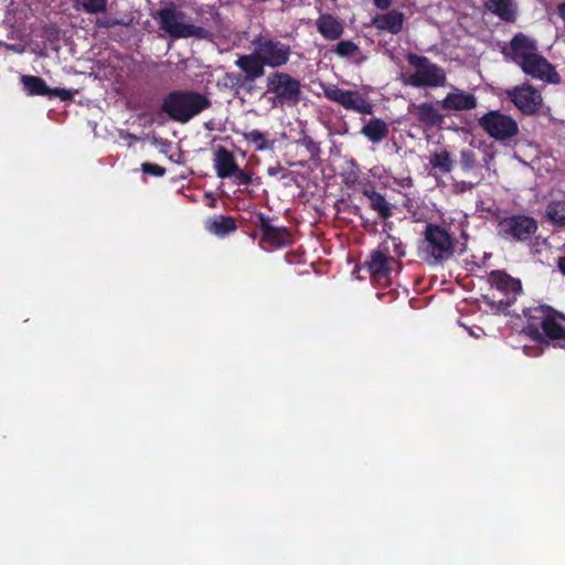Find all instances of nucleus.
I'll return each instance as SVG.
<instances>
[{
  "label": "nucleus",
  "mask_w": 565,
  "mask_h": 565,
  "mask_svg": "<svg viewBox=\"0 0 565 565\" xmlns=\"http://www.w3.org/2000/svg\"><path fill=\"white\" fill-rule=\"evenodd\" d=\"M235 134L242 135V137L246 141H248L250 143H254L256 151H265V150L273 149V147L275 145V140H268L267 134L262 132V131L256 130V129L252 130V131H238V130H235Z\"/></svg>",
  "instance_id": "bb28decb"
},
{
  "label": "nucleus",
  "mask_w": 565,
  "mask_h": 565,
  "mask_svg": "<svg viewBox=\"0 0 565 565\" xmlns=\"http://www.w3.org/2000/svg\"><path fill=\"white\" fill-rule=\"evenodd\" d=\"M527 322L523 332L536 343L552 342L565 349V315L547 305L524 309Z\"/></svg>",
  "instance_id": "f03ea898"
},
{
  "label": "nucleus",
  "mask_w": 565,
  "mask_h": 565,
  "mask_svg": "<svg viewBox=\"0 0 565 565\" xmlns=\"http://www.w3.org/2000/svg\"><path fill=\"white\" fill-rule=\"evenodd\" d=\"M266 94L273 96L275 106H297L302 98L301 83L291 74L270 72L266 77Z\"/></svg>",
  "instance_id": "423d86ee"
},
{
  "label": "nucleus",
  "mask_w": 565,
  "mask_h": 565,
  "mask_svg": "<svg viewBox=\"0 0 565 565\" xmlns=\"http://www.w3.org/2000/svg\"><path fill=\"white\" fill-rule=\"evenodd\" d=\"M233 177L235 178V183L238 185L252 184V174L242 170L239 167H238V171H235Z\"/></svg>",
  "instance_id": "e433bc0d"
},
{
  "label": "nucleus",
  "mask_w": 565,
  "mask_h": 565,
  "mask_svg": "<svg viewBox=\"0 0 565 565\" xmlns=\"http://www.w3.org/2000/svg\"><path fill=\"white\" fill-rule=\"evenodd\" d=\"M505 95L514 106L526 116L539 114L543 98L541 93L531 84L514 86L505 92Z\"/></svg>",
  "instance_id": "4468645a"
},
{
  "label": "nucleus",
  "mask_w": 565,
  "mask_h": 565,
  "mask_svg": "<svg viewBox=\"0 0 565 565\" xmlns=\"http://www.w3.org/2000/svg\"><path fill=\"white\" fill-rule=\"evenodd\" d=\"M388 125L382 118H371L361 129V134L372 143H380L387 138Z\"/></svg>",
  "instance_id": "b1692460"
},
{
  "label": "nucleus",
  "mask_w": 565,
  "mask_h": 565,
  "mask_svg": "<svg viewBox=\"0 0 565 565\" xmlns=\"http://www.w3.org/2000/svg\"><path fill=\"white\" fill-rule=\"evenodd\" d=\"M399 263L391 256L387 248H379L370 252L361 268H365L373 282L387 286L392 280V273Z\"/></svg>",
  "instance_id": "f8f14e48"
},
{
  "label": "nucleus",
  "mask_w": 565,
  "mask_h": 565,
  "mask_svg": "<svg viewBox=\"0 0 565 565\" xmlns=\"http://www.w3.org/2000/svg\"><path fill=\"white\" fill-rule=\"evenodd\" d=\"M460 164L465 170H471L476 164V153L470 149L460 151Z\"/></svg>",
  "instance_id": "72a5a7b5"
},
{
  "label": "nucleus",
  "mask_w": 565,
  "mask_h": 565,
  "mask_svg": "<svg viewBox=\"0 0 565 565\" xmlns=\"http://www.w3.org/2000/svg\"><path fill=\"white\" fill-rule=\"evenodd\" d=\"M508 55L525 75L550 84H559L562 78L555 66L539 53L537 42L524 33H516L510 41Z\"/></svg>",
  "instance_id": "f257e3e1"
},
{
  "label": "nucleus",
  "mask_w": 565,
  "mask_h": 565,
  "mask_svg": "<svg viewBox=\"0 0 565 565\" xmlns=\"http://www.w3.org/2000/svg\"><path fill=\"white\" fill-rule=\"evenodd\" d=\"M297 142L306 148L309 152L310 160L316 161L320 158V143L316 142L309 135L303 134Z\"/></svg>",
  "instance_id": "7c9ffc66"
},
{
  "label": "nucleus",
  "mask_w": 565,
  "mask_h": 565,
  "mask_svg": "<svg viewBox=\"0 0 565 565\" xmlns=\"http://www.w3.org/2000/svg\"><path fill=\"white\" fill-rule=\"evenodd\" d=\"M394 182L402 188H411L414 185V181L411 177L395 179Z\"/></svg>",
  "instance_id": "58836bf2"
},
{
  "label": "nucleus",
  "mask_w": 565,
  "mask_h": 565,
  "mask_svg": "<svg viewBox=\"0 0 565 565\" xmlns=\"http://www.w3.org/2000/svg\"><path fill=\"white\" fill-rule=\"evenodd\" d=\"M412 108L409 111L416 120L427 128L438 127L445 121V116L439 113L433 103L412 104Z\"/></svg>",
  "instance_id": "6ab92c4d"
},
{
  "label": "nucleus",
  "mask_w": 565,
  "mask_h": 565,
  "mask_svg": "<svg viewBox=\"0 0 565 565\" xmlns=\"http://www.w3.org/2000/svg\"><path fill=\"white\" fill-rule=\"evenodd\" d=\"M406 60L415 68L414 73L405 78L404 83L408 86L422 87H444L447 85V75L445 70L436 63H433L427 56L408 53Z\"/></svg>",
  "instance_id": "0eeeda50"
},
{
  "label": "nucleus",
  "mask_w": 565,
  "mask_h": 565,
  "mask_svg": "<svg viewBox=\"0 0 565 565\" xmlns=\"http://www.w3.org/2000/svg\"><path fill=\"white\" fill-rule=\"evenodd\" d=\"M185 18V12L179 10L174 4L160 9L156 15L160 30L174 40L189 38L211 40L213 34L210 30L186 23Z\"/></svg>",
  "instance_id": "39448f33"
},
{
  "label": "nucleus",
  "mask_w": 565,
  "mask_h": 565,
  "mask_svg": "<svg viewBox=\"0 0 565 565\" xmlns=\"http://www.w3.org/2000/svg\"><path fill=\"white\" fill-rule=\"evenodd\" d=\"M422 250L436 263H440L454 256L455 238L443 226L428 223L424 231Z\"/></svg>",
  "instance_id": "6e6552de"
},
{
  "label": "nucleus",
  "mask_w": 565,
  "mask_h": 565,
  "mask_svg": "<svg viewBox=\"0 0 565 565\" xmlns=\"http://www.w3.org/2000/svg\"><path fill=\"white\" fill-rule=\"evenodd\" d=\"M429 163L443 173H448L452 170V160L447 150L433 153L429 158Z\"/></svg>",
  "instance_id": "c85d7f7f"
},
{
  "label": "nucleus",
  "mask_w": 565,
  "mask_h": 565,
  "mask_svg": "<svg viewBox=\"0 0 565 565\" xmlns=\"http://www.w3.org/2000/svg\"><path fill=\"white\" fill-rule=\"evenodd\" d=\"M322 89L327 99L341 105L347 110L362 115L373 114V105L358 90H345L337 85H324Z\"/></svg>",
  "instance_id": "ddd939ff"
},
{
  "label": "nucleus",
  "mask_w": 565,
  "mask_h": 565,
  "mask_svg": "<svg viewBox=\"0 0 565 565\" xmlns=\"http://www.w3.org/2000/svg\"><path fill=\"white\" fill-rule=\"evenodd\" d=\"M214 168L221 179L232 178L235 171H238L234 154L224 147L215 151Z\"/></svg>",
  "instance_id": "4be33fe9"
},
{
  "label": "nucleus",
  "mask_w": 565,
  "mask_h": 565,
  "mask_svg": "<svg viewBox=\"0 0 565 565\" xmlns=\"http://www.w3.org/2000/svg\"><path fill=\"white\" fill-rule=\"evenodd\" d=\"M404 13L397 10H391L383 14H376L372 19V25L380 31H387L391 34H398L403 30Z\"/></svg>",
  "instance_id": "aec40b11"
},
{
  "label": "nucleus",
  "mask_w": 565,
  "mask_h": 565,
  "mask_svg": "<svg viewBox=\"0 0 565 565\" xmlns=\"http://www.w3.org/2000/svg\"><path fill=\"white\" fill-rule=\"evenodd\" d=\"M557 265L561 273L565 275V256L558 258Z\"/></svg>",
  "instance_id": "a19ab883"
},
{
  "label": "nucleus",
  "mask_w": 565,
  "mask_h": 565,
  "mask_svg": "<svg viewBox=\"0 0 565 565\" xmlns=\"http://www.w3.org/2000/svg\"><path fill=\"white\" fill-rule=\"evenodd\" d=\"M537 230V221L525 214H512L498 222V235L511 242H529Z\"/></svg>",
  "instance_id": "1a4fd4ad"
},
{
  "label": "nucleus",
  "mask_w": 565,
  "mask_h": 565,
  "mask_svg": "<svg viewBox=\"0 0 565 565\" xmlns=\"http://www.w3.org/2000/svg\"><path fill=\"white\" fill-rule=\"evenodd\" d=\"M316 24L318 32L329 41L340 39L344 32L341 22L330 13L321 14Z\"/></svg>",
  "instance_id": "5701e85b"
},
{
  "label": "nucleus",
  "mask_w": 565,
  "mask_h": 565,
  "mask_svg": "<svg viewBox=\"0 0 565 565\" xmlns=\"http://www.w3.org/2000/svg\"><path fill=\"white\" fill-rule=\"evenodd\" d=\"M235 65L241 72H226L218 81L217 86L230 90L234 95H238L241 92L250 94L255 88V82L260 77L254 72L244 55L237 57Z\"/></svg>",
  "instance_id": "9b49d317"
},
{
  "label": "nucleus",
  "mask_w": 565,
  "mask_h": 565,
  "mask_svg": "<svg viewBox=\"0 0 565 565\" xmlns=\"http://www.w3.org/2000/svg\"><path fill=\"white\" fill-rule=\"evenodd\" d=\"M558 14L565 21V2L558 6Z\"/></svg>",
  "instance_id": "79ce46f5"
},
{
  "label": "nucleus",
  "mask_w": 565,
  "mask_h": 565,
  "mask_svg": "<svg viewBox=\"0 0 565 565\" xmlns=\"http://www.w3.org/2000/svg\"><path fill=\"white\" fill-rule=\"evenodd\" d=\"M279 173H281V179H285L290 174V172L287 169H285L279 162H277L275 166H270L267 168V174L270 177H276Z\"/></svg>",
  "instance_id": "4c0bfd02"
},
{
  "label": "nucleus",
  "mask_w": 565,
  "mask_h": 565,
  "mask_svg": "<svg viewBox=\"0 0 565 565\" xmlns=\"http://www.w3.org/2000/svg\"><path fill=\"white\" fill-rule=\"evenodd\" d=\"M437 105L447 111H467L475 109L478 102L473 94L452 86L445 98L437 102Z\"/></svg>",
  "instance_id": "a211bd4d"
},
{
  "label": "nucleus",
  "mask_w": 565,
  "mask_h": 565,
  "mask_svg": "<svg viewBox=\"0 0 565 565\" xmlns=\"http://www.w3.org/2000/svg\"><path fill=\"white\" fill-rule=\"evenodd\" d=\"M374 6L380 10H386L392 6L393 0H373Z\"/></svg>",
  "instance_id": "ea45409f"
},
{
  "label": "nucleus",
  "mask_w": 565,
  "mask_h": 565,
  "mask_svg": "<svg viewBox=\"0 0 565 565\" xmlns=\"http://www.w3.org/2000/svg\"><path fill=\"white\" fill-rule=\"evenodd\" d=\"M212 100L204 94L191 89L169 92L161 103V111L171 120L188 124L192 118L210 109Z\"/></svg>",
  "instance_id": "20e7f679"
},
{
  "label": "nucleus",
  "mask_w": 565,
  "mask_h": 565,
  "mask_svg": "<svg viewBox=\"0 0 565 565\" xmlns=\"http://www.w3.org/2000/svg\"><path fill=\"white\" fill-rule=\"evenodd\" d=\"M141 171L145 173V174H149V175H153V177H163L167 172L166 168L157 164V163H152V162H143L141 164Z\"/></svg>",
  "instance_id": "f704fd0d"
},
{
  "label": "nucleus",
  "mask_w": 565,
  "mask_h": 565,
  "mask_svg": "<svg viewBox=\"0 0 565 565\" xmlns=\"http://www.w3.org/2000/svg\"><path fill=\"white\" fill-rule=\"evenodd\" d=\"M254 2H258V3H264V2H267L268 0H253Z\"/></svg>",
  "instance_id": "37998d69"
},
{
  "label": "nucleus",
  "mask_w": 565,
  "mask_h": 565,
  "mask_svg": "<svg viewBox=\"0 0 565 565\" xmlns=\"http://www.w3.org/2000/svg\"><path fill=\"white\" fill-rule=\"evenodd\" d=\"M95 25L97 28L111 29L117 25H127V23L124 22L122 20H118L116 18L105 17L102 19H97L95 22Z\"/></svg>",
  "instance_id": "c9c22d12"
},
{
  "label": "nucleus",
  "mask_w": 565,
  "mask_h": 565,
  "mask_svg": "<svg viewBox=\"0 0 565 565\" xmlns=\"http://www.w3.org/2000/svg\"><path fill=\"white\" fill-rule=\"evenodd\" d=\"M258 230L260 231V244H267L273 248H284L294 243L291 231L286 226H274L264 213L257 215Z\"/></svg>",
  "instance_id": "2eb2a0df"
},
{
  "label": "nucleus",
  "mask_w": 565,
  "mask_h": 565,
  "mask_svg": "<svg viewBox=\"0 0 565 565\" xmlns=\"http://www.w3.org/2000/svg\"><path fill=\"white\" fill-rule=\"evenodd\" d=\"M546 216L552 223L565 226V200L550 202L546 206Z\"/></svg>",
  "instance_id": "cd10ccee"
},
{
  "label": "nucleus",
  "mask_w": 565,
  "mask_h": 565,
  "mask_svg": "<svg viewBox=\"0 0 565 565\" xmlns=\"http://www.w3.org/2000/svg\"><path fill=\"white\" fill-rule=\"evenodd\" d=\"M253 52L243 54L259 77L265 75V67L278 71L290 61L292 49L288 43L268 34H258L253 41Z\"/></svg>",
  "instance_id": "7ed1b4c3"
},
{
  "label": "nucleus",
  "mask_w": 565,
  "mask_h": 565,
  "mask_svg": "<svg viewBox=\"0 0 565 565\" xmlns=\"http://www.w3.org/2000/svg\"><path fill=\"white\" fill-rule=\"evenodd\" d=\"M487 8L505 22L512 23L516 19V11L511 0H490Z\"/></svg>",
  "instance_id": "a878e982"
},
{
  "label": "nucleus",
  "mask_w": 565,
  "mask_h": 565,
  "mask_svg": "<svg viewBox=\"0 0 565 565\" xmlns=\"http://www.w3.org/2000/svg\"><path fill=\"white\" fill-rule=\"evenodd\" d=\"M25 93L30 96H47L49 98L58 97L66 102L73 98V93L65 88H50L45 81L35 75H22L20 78Z\"/></svg>",
  "instance_id": "f3484780"
},
{
  "label": "nucleus",
  "mask_w": 565,
  "mask_h": 565,
  "mask_svg": "<svg viewBox=\"0 0 565 565\" xmlns=\"http://www.w3.org/2000/svg\"><path fill=\"white\" fill-rule=\"evenodd\" d=\"M361 193L369 199L370 207L375 211L381 218L387 220L393 215L391 203L386 201L383 194L375 191L371 182L364 184Z\"/></svg>",
  "instance_id": "412c9836"
},
{
  "label": "nucleus",
  "mask_w": 565,
  "mask_h": 565,
  "mask_svg": "<svg viewBox=\"0 0 565 565\" xmlns=\"http://www.w3.org/2000/svg\"><path fill=\"white\" fill-rule=\"evenodd\" d=\"M206 228L217 236H225L235 232L237 225L233 216L215 215L207 221Z\"/></svg>",
  "instance_id": "393cba45"
},
{
  "label": "nucleus",
  "mask_w": 565,
  "mask_h": 565,
  "mask_svg": "<svg viewBox=\"0 0 565 565\" xmlns=\"http://www.w3.org/2000/svg\"><path fill=\"white\" fill-rule=\"evenodd\" d=\"M481 129L497 141H510L520 132L519 125L514 118L501 113L490 110L478 119Z\"/></svg>",
  "instance_id": "9d476101"
},
{
  "label": "nucleus",
  "mask_w": 565,
  "mask_h": 565,
  "mask_svg": "<svg viewBox=\"0 0 565 565\" xmlns=\"http://www.w3.org/2000/svg\"><path fill=\"white\" fill-rule=\"evenodd\" d=\"M107 2L108 0H78L74 8L88 14H98L106 12Z\"/></svg>",
  "instance_id": "c756f323"
},
{
  "label": "nucleus",
  "mask_w": 565,
  "mask_h": 565,
  "mask_svg": "<svg viewBox=\"0 0 565 565\" xmlns=\"http://www.w3.org/2000/svg\"><path fill=\"white\" fill-rule=\"evenodd\" d=\"M489 280L499 291L504 294L505 299L499 300V308L505 310L510 308L522 294V284L518 278L512 277L504 270H492Z\"/></svg>",
  "instance_id": "dca6fc26"
},
{
  "label": "nucleus",
  "mask_w": 565,
  "mask_h": 565,
  "mask_svg": "<svg viewBox=\"0 0 565 565\" xmlns=\"http://www.w3.org/2000/svg\"><path fill=\"white\" fill-rule=\"evenodd\" d=\"M359 178H360V170L355 163H352L351 169L345 171L342 174L343 183L348 188H353L359 182Z\"/></svg>",
  "instance_id": "473e14b6"
},
{
  "label": "nucleus",
  "mask_w": 565,
  "mask_h": 565,
  "mask_svg": "<svg viewBox=\"0 0 565 565\" xmlns=\"http://www.w3.org/2000/svg\"><path fill=\"white\" fill-rule=\"evenodd\" d=\"M333 52L340 57H350L359 52V46L350 40L340 41Z\"/></svg>",
  "instance_id": "2f4dec72"
}]
</instances>
